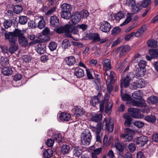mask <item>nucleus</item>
Segmentation results:
<instances>
[{"label": "nucleus", "mask_w": 158, "mask_h": 158, "mask_svg": "<svg viewBox=\"0 0 158 158\" xmlns=\"http://www.w3.org/2000/svg\"><path fill=\"white\" fill-rule=\"evenodd\" d=\"M23 35V32L18 29H15L13 32L4 33L5 40H8L9 42L11 43L16 42L17 37L19 38Z\"/></svg>", "instance_id": "f257e3e1"}, {"label": "nucleus", "mask_w": 158, "mask_h": 158, "mask_svg": "<svg viewBox=\"0 0 158 158\" xmlns=\"http://www.w3.org/2000/svg\"><path fill=\"white\" fill-rule=\"evenodd\" d=\"M108 95L106 94L104 101H102L100 105V111L102 112L103 111L104 109L105 108L106 113H109L111 111L112 104L109 102L108 99Z\"/></svg>", "instance_id": "f03ea898"}, {"label": "nucleus", "mask_w": 158, "mask_h": 158, "mask_svg": "<svg viewBox=\"0 0 158 158\" xmlns=\"http://www.w3.org/2000/svg\"><path fill=\"white\" fill-rule=\"evenodd\" d=\"M91 133L88 129H85L81 136V142L82 145H89L91 142L92 138Z\"/></svg>", "instance_id": "7ed1b4c3"}, {"label": "nucleus", "mask_w": 158, "mask_h": 158, "mask_svg": "<svg viewBox=\"0 0 158 158\" xmlns=\"http://www.w3.org/2000/svg\"><path fill=\"white\" fill-rule=\"evenodd\" d=\"M114 126V122L112 119H107L106 118L104 119L102 126L103 130H106L107 129L109 132H111L113 130Z\"/></svg>", "instance_id": "20e7f679"}, {"label": "nucleus", "mask_w": 158, "mask_h": 158, "mask_svg": "<svg viewBox=\"0 0 158 158\" xmlns=\"http://www.w3.org/2000/svg\"><path fill=\"white\" fill-rule=\"evenodd\" d=\"M125 134H121L120 136L126 141H130L133 138L132 135L134 133V131L129 128H125Z\"/></svg>", "instance_id": "39448f33"}, {"label": "nucleus", "mask_w": 158, "mask_h": 158, "mask_svg": "<svg viewBox=\"0 0 158 158\" xmlns=\"http://www.w3.org/2000/svg\"><path fill=\"white\" fill-rule=\"evenodd\" d=\"M145 86V81L144 80L141 79L137 81L136 82L132 83L131 84V88L135 90L137 88H143Z\"/></svg>", "instance_id": "423d86ee"}, {"label": "nucleus", "mask_w": 158, "mask_h": 158, "mask_svg": "<svg viewBox=\"0 0 158 158\" xmlns=\"http://www.w3.org/2000/svg\"><path fill=\"white\" fill-rule=\"evenodd\" d=\"M80 16L79 14V12H75L71 15V21L72 25L77 24L80 21Z\"/></svg>", "instance_id": "0eeeda50"}, {"label": "nucleus", "mask_w": 158, "mask_h": 158, "mask_svg": "<svg viewBox=\"0 0 158 158\" xmlns=\"http://www.w3.org/2000/svg\"><path fill=\"white\" fill-rule=\"evenodd\" d=\"M89 36L91 39H92L94 41L99 42L100 43L105 42L108 40L107 38L106 37L103 39H101L98 34L92 33L90 34Z\"/></svg>", "instance_id": "6e6552de"}, {"label": "nucleus", "mask_w": 158, "mask_h": 158, "mask_svg": "<svg viewBox=\"0 0 158 158\" xmlns=\"http://www.w3.org/2000/svg\"><path fill=\"white\" fill-rule=\"evenodd\" d=\"M131 81V78L129 76L127 75L124 78L123 80H120V87L121 89V92L123 91V87L127 88L128 87Z\"/></svg>", "instance_id": "1a4fd4ad"}, {"label": "nucleus", "mask_w": 158, "mask_h": 158, "mask_svg": "<svg viewBox=\"0 0 158 158\" xmlns=\"http://www.w3.org/2000/svg\"><path fill=\"white\" fill-rule=\"evenodd\" d=\"M111 28V26L109 23L106 21L102 22L100 27L101 30L104 32H109Z\"/></svg>", "instance_id": "9d476101"}, {"label": "nucleus", "mask_w": 158, "mask_h": 158, "mask_svg": "<svg viewBox=\"0 0 158 158\" xmlns=\"http://www.w3.org/2000/svg\"><path fill=\"white\" fill-rule=\"evenodd\" d=\"M147 136L143 135L140 136L136 139V143L141 146L145 144L148 141Z\"/></svg>", "instance_id": "9b49d317"}, {"label": "nucleus", "mask_w": 158, "mask_h": 158, "mask_svg": "<svg viewBox=\"0 0 158 158\" xmlns=\"http://www.w3.org/2000/svg\"><path fill=\"white\" fill-rule=\"evenodd\" d=\"M128 111L134 118H138L139 117L140 110L135 108H131L128 109Z\"/></svg>", "instance_id": "f8f14e48"}, {"label": "nucleus", "mask_w": 158, "mask_h": 158, "mask_svg": "<svg viewBox=\"0 0 158 158\" xmlns=\"http://www.w3.org/2000/svg\"><path fill=\"white\" fill-rule=\"evenodd\" d=\"M50 22L51 25L53 27H57L60 24L59 19L55 15H53L51 17Z\"/></svg>", "instance_id": "ddd939ff"}, {"label": "nucleus", "mask_w": 158, "mask_h": 158, "mask_svg": "<svg viewBox=\"0 0 158 158\" xmlns=\"http://www.w3.org/2000/svg\"><path fill=\"white\" fill-rule=\"evenodd\" d=\"M130 49V47L127 45H126L123 47L119 48L118 49L119 52V56L122 57L125 55L126 53L128 52Z\"/></svg>", "instance_id": "4468645a"}, {"label": "nucleus", "mask_w": 158, "mask_h": 158, "mask_svg": "<svg viewBox=\"0 0 158 158\" xmlns=\"http://www.w3.org/2000/svg\"><path fill=\"white\" fill-rule=\"evenodd\" d=\"M77 28V27H75L73 26L69 25V27L68 29V34L66 35V36L69 38H71L72 36L70 33H72L74 35L77 34L78 31Z\"/></svg>", "instance_id": "2eb2a0df"}, {"label": "nucleus", "mask_w": 158, "mask_h": 158, "mask_svg": "<svg viewBox=\"0 0 158 158\" xmlns=\"http://www.w3.org/2000/svg\"><path fill=\"white\" fill-rule=\"evenodd\" d=\"M146 30V26L145 25H142L136 32H134L135 36L137 37H141Z\"/></svg>", "instance_id": "dca6fc26"}, {"label": "nucleus", "mask_w": 158, "mask_h": 158, "mask_svg": "<svg viewBox=\"0 0 158 158\" xmlns=\"http://www.w3.org/2000/svg\"><path fill=\"white\" fill-rule=\"evenodd\" d=\"M69 27V25L66 24L64 26H61L57 28L56 30L58 33H66V35L68 34V29Z\"/></svg>", "instance_id": "f3484780"}, {"label": "nucleus", "mask_w": 158, "mask_h": 158, "mask_svg": "<svg viewBox=\"0 0 158 158\" xmlns=\"http://www.w3.org/2000/svg\"><path fill=\"white\" fill-rule=\"evenodd\" d=\"M73 110L75 111V114L77 117L82 115L85 113V111L83 108L79 106H75Z\"/></svg>", "instance_id": "a211bd4d"}, {"label": "nucleus", "mask_w": 158, "mask_h": 158, "mask_svg": "<svg viewBox=\"0 0 158 158\" xmlns=\"http://www.w3.org/2000/svg\"><path fill=\"white\" fill-rule=\"evenodd\" d=\"M74 74L77 77L81 78L84 75L83 70L79 67H77L74 68Z\"/></svg>", "instance_id": "6ab92c4d"}, {"label": "nucleus", "mask_w": 158, "mask_h": 158, "mask_svg": "<svg viewBox=\"0 0 158 158\" xmlns=\"http://www.w3.org/2000/svg\"><path fill=\"white\" fill-rule=\"evenodd\" d=\"M46 47L44 44L40 43L36 47V50L39 54H43L45 52Z\"/></svg>", "instance_id": "aec40b11"}, {"label": "nucleus", "mask_w": 158, "mask_h": 158, "mask_svg": "<svg viewBox=\"0 0 158 158\" xmlns=\"http://www.w3.org/2000/svg\"><path fill=\"white\" fill-rule=\"evenodd\" d=\"M123 118L126 119L124 124L125 126L129 127L131 124V118L127 114H124L123 115Z\"/></svg>", "instance_id": "412c9836"}, {"label": "nucleus", "mask_w": 158, "mask_h": 158, "mask_svg": "<svg viewBox=\"0 0 158 158\" xmlns=\"http://www.w3.org/2000/svg\"><path fill=\"white\" fill-rule=\"evenodd\" d=\"M10 45L8 51L11 54L14 53L18 49V44H16V42L11 43L9 42Z\"/></svg>", "instance_id": "4be33fe9"}, {"label": "nucleus", "mask_w": 158, "mask_h": 158, "mask_svg": "<svg viewBox=\"0 0 158 158\" xmlns=\"http://www.w3.org/2000/svg\"><path fill=\"white\" fill-rule=\"evenodd\" d=\"M65 60L66 64L69 66L73 65L76 62L75 57L72 56L66 57L65 59Z\"/></svg>", "instance_id": "5701e85b"}, {"label": "nucleus", "mask_w": 158, "mask_h": 158, "mask_svg": "<svg viewBox=\"0 0 158 158\" xmlns=\"http://www.w3.org/2000/svg\"><path fill=\"white\" fill-rule=\"evenodd\" d=\"M59 117L60 120L67 121L70 119L71 115L67 113L63 112L60 114Z\"/></svg>", "instance_id": "b1692460"}, {"label": "nucleus", "mask_w": 158, "mask_h": 158, "mask_svg": "<svg viewBox=\"0 0 158 158\" xmlns=\"http://www.w3.org/2000/svg\"><path fill=\"white\" fill-rule=\"evenodd\" d=\"M2 74L4 75L9 76L12 74L13 71L10 68L5 67L2 69Z\"/></svg>", "instance_id": "393cba45"}, {"label": "nucleus", "mask_w": 158, "mask_h": 158, "mask_svg": "<svg viewBox=\"0 0 158 158\" xmlns=\"http://www.w3.org/2000/svg\"><path fill=\"white\" fill-rule=\"evenodd\" d=\"M102 115L101 114H96L94 115L91 118V121L96 122H98L101 121L102 119Z\"/></svg>", "instance_id": "a878e982"}, {"label": "nucleus", "mask_w": 158, "mask_h": 158, "mask_svg": "<svg viewBox=\"0 0 158 158\" xmlns=\"http://www.w3.org/2000/svg\"><path fill=\"white\" fill-rule=\"evenodd\" d=\"M110 60L109 59H106L102 62V65L105 69L107 70L110 69L111 68Z\"/></svg>", "instance_id": "bb28decb"}, {"label": "nucleus", "mask_w": 158, "mask_h": 158, "mask_svg": "<svg viewBox=\"0 0 158 158\" xmlns=\"http://www.w3.org/2000/svg\"><path fill=\"white\" fill-rule=\"evenodd\" d=\"M61 9L62 11L70 12L72 10V6L70 5L65 3L61 6Z\"/></svg>", "instance_id": "cd10ccee"}, {"label": "nucleus", "mask_w": 158, "mask_h": 158, "mask_svg": "<svg viewBox=\"0 0 158 158\" xmlns=\"http://www.w3.org/2000/svg\"><path fill=\"white\" fill-rule=\"evenodd\" d=\"M19 41L20 44L21 46L25 47L28 44L27 39L24 35L19 38Z\"/></svg>", "instance_id": "c85d7f7f"}, {"label": "nucleus", "mask_w": 158, "mask_h": 158, "mask_svg": "<svg viewBox=\"0 0 158 158\" xmlns=\"http://www.w3.org/2000/svg\"><path fill=\"white\" fill-rule=\"evenodd\" d=\"M148 53L153 59L158 57V49H150L148 51Z\"/></svg>", "instance_id": "c756f323"}, {"label": "nucleus", "mask_w": 158, "mask_h": 158, "mask_svg": "<svg viewBox=\"0 0 158 158\" xmlns=\"http://www.w3.org/2000/svg\"><path fill=\"white\" fill-rule=\"evenodd\" d=\"M132 105L135 106L142 107L145 106V103L140 100H135L133 101Z\"/></svg>", "instance_id": "7c9ffc66"}, {"label": "nucleus", "mask_w": 158, "mask_h": 158, "mask_svg": "<svg viewBox=\"0 0 158 158\" xmlns=\"http://www.w3.org/2000/svg\"><path fill=\"white\" fill-rule=\"evenodd\" d=\"M52 137L56 142L58 143L62 141V136L60 134L54 133L52 135Z\"/></svg>", "instance_id": "2f4dec72"}, {"label": "nucleus", "mask_w": 158, "mask_h": 158, "mask_svg": "<svg viewBox=\"0 0 158 158\" xmlns=\"http://www.w3.org/2000/svg\"><path fill=\"white\" fill-rule=\"evenodd\" d=\"M144 119L147 122L152 123H154L156 120V117L152 115L145 116Z\"/></svg>", "instance_id": "473e14b6"}, {"label": "nucleus", "mask_w": 158, "mask_h": 158, "mask_svg": "<svg viewBox=\"0 0 158 158\" xmlns=\"http://www.w3.org/2000/svg\"><path fill=\"white\" fill-rule=\"evenodd\" d=\"M99 94L97 96H95L92 98L90 101V103L93 106H95L97 104L99 103V100L98 98Z\"/></svg>", "instance_id": "72a5a7b5"}, {"label": "nucleus", "mask_w": 158, "mask_h": 158, "mask_svg": "<svg viewBox=\"0 0 158 158\" xmlns=\"http://www.w3.org/2000/svg\"><path fill=\"white\" fill-rule=\"evenodd\" d=\"M73 152L75 156L79 157L82 153V151L79 147H74L73 149Z\"/></svg>", "instance_id": "f704fd0d"}, {"label": "nucleus", "mask_w": 158, "mask_h": 158, "mask_svg": "<svg viewBox=\"0 0 158 158\" xmlns=\"http://www.w3.org/2000/svg\"><path fill=\"white\" fill-rule=\"evenodd\" d=\"M61 17L66 19H69L71 16V13L69 11H62Z\"/></svg>", "instance_id": "c9c22d12"}, {"label": "nucleus", "mask_w": 158, "mask_h": 158, "mask_svg": "<svg viewBox=\"0 0 158 158\" xmlns=\"http://www.w3.org/2000/svg\"><path fill=\"white\" fill-rule=\"evenodd\" d=\"M133 14L129 13L127 15V17L125 20L120 25V26H122L128 23L131 19V17Z\"/></svg>", "instance_id": "e433bc0d"}, {"label": "nucleus", "mask_w": 158, "mask_h": 158, "mask_svg": "<svg viewBox=\"0 0 158 158\" xmlns=\"http://www.w3.org/2000/svg\"><path fill=\"white\" fill-rule=\"evenodd\" d=\"M79 14L80 16V18L81 19H84L87 18L89 15V13L87 10H84L79 12Z\"/></svg>", "instance_id": "4c0bfd02"}, {"label": "nucleus", "mask_w": 158, "mask_h": 158, "mask_svg": "<svg viewBox=\"0 0 158 158\" xmlns=\"http://www.w3.org/2000/svg\"><path fill=\"white\" fill-rule=\"evenodd\" d=\"M53 153V151L51 149L45 150L43 153L44 156L46 158H49L52 156Z\"/></svg>", "instance_id": "58836bf2"}, {"label": "nucleus", "mask_w": 158, "mask_h": 158, "mask_svg": "<svg viewBox=\"0 0 158 158\" xmlns=\"http://www.w3.org/2000/svg\"><path fill=\"white\" fill-rule=\"evenodd\" d=\"M70 149V147L67 145H64L61 147V152L63 154L68 153Z\"/></svg>", "instance_id": "ea45409f"}, {"label": "nucleus", "mask_w": 158, "mask_h": 158, "mask_svg": "<svg viewBox=\"0 0 158 158\" xmlns=\"http://www.w3.org/2000/svg\"><path fill=\"white\" fill-rule=\"evenodd\" d=\"M23 9L22 6L20 5H16L13 8L14 12L17 14H19L21 12Z\"/></svg>", "instance_id": "a19ab883"}, {"label": "nucleus", "mask_w": 158, "mask_h": 158, "mask_svg": "<svg viewBox=\"0 0 158 158\" xmlns=\"http://www.w3.org/2000/svg\"><path fill=\"white\" fill-rule=\"evenodd\" d=\"M123 91L121 92V96L122 99L123 101H130L132 99L131 97L129 95L125 94H123Z\"/></svg>", "instance_id": "79ce46f5"}, {"label": "nucleus", "mask_w": 158, "mask_h": 158, "mask_svg": "<svg viewBox=\"0 0 158 158\" xmlns=\"http://www.w3.org/2000/svg\"><path fill=\"white\" fill-rule=\"evenodd\" d=\"M148 47L156 48L157 46L156 42L154 40H150L147 42Z\"/></svg>", "instance_id": "37998d69"}, {"label": "nucleus", "mask_w": 158, "mask_h": 158, "mask_svg": "<svg viewBox=\"0 0 158 158\" xmlns=\"http://www.w3.org/2000/svg\"><path fill=\"white\" fill-rule=\"evenodd\" d=\"M132 96L135 99H139L141 98V92L139 90L135 91L133 93Z\"/></svg>", "instance_id": "c03bdc74"}, {"label": "nucleus", "mask_w": 158, "mask_h": 158, "mask_svg": "<svg viewBox=\"0 0 158 158\" xmlns=\"http://www.w3.org/2000/svg\"><path fill=\"white\" fill-rule=\"evenodd\" d=\"M71 44L69 40L66 39L64 40L62 43V47L64 49L68 48V47L70 46Z\"/></svg>", "instance_id": "a18cd8bd"}, {"label": "nucleus", "mask_w": 158, "mask_h": 158, "mask_svg": "<svg viewBox=\"0 0 158 158\" xmlns=\"http://www.w3.org/2000/svg\"><path fill=\"white\" fill-rule=\"evenodd\" d=\"M46 22L43 19L40 20L37 23V27L40 29L43 28L45 26Z\"/></svg>", "instance_id": "49530a36"}, {"label": "nucleus", "mask_w": 158, "mask_h": 158, "mask_svg": "<svg viewBox=\"0 0 158 158\" xmlns=\"http://www.w3.org/2000/svg\"><path fill=\"white\" fill-rule=\"evenodd\" d=\"M9 64V60L7 58L1 57L0 59V64L2 66L7 65Z\"/></svg>", "instance_id": "de8ad7c7"}, {"label": "nucleus", "mask_w": 158, "mask_h": 158, "mask_svg": "<svg viewBox=\"0 0 158 158\" xmlns=\"http://www.w3.org/2000/svg\"><path fill=\"white\" fill-rule=\"evenodd\" d=\"M12 25V22L10 19L5 20L3 23V25L6 29H7L10 27Z\"/></svg>", "instance_id": "09e8293b"}, {"label": "nucleus", "mask_w": 158, "mask_h": 158, "mask_svg": "<svg viewBox=\"0 0 158 158\" xmlns=\"http://www.w3.org/2000/svg\"><path fill=\"white\" fill-rule=\"evenodd\" d=\"M27 22V17L24 16H22L19 17V23L21 24H25Z\"/></svg>", "instance_id": "8fccbe9b"}, {"label": "nucleus", "mask_w": 158, "mask_h": 158, "mask_svg": "<svg viewBox=\"0 0 158 158\" xmlns=\"http://www.w3.org/2000/svg\"><path fill=\"white\" fill-rule=\"evenodd\" d=\"M148 101L152 104H154L158 102V98L155 96H151L149 98Z\"/></svg>", "instance_id": "3c124183"}, {"label": "nucleus", "mask_w": 158, "mask_h": 158, "mask_svg": "<svg viewBox=\"0 0 158 158\" xmlns=\"http://www.w3.org/2000/svg\"><path fill=\"white\" fill-rule=\"evenodd\" d=\"M124 16L123 12H119L115 15L114 17L117 20H119L122 19Z\"/></svg>", "instance_id": "603ef678"}, {"label": "nucleus", "mask_w": 158, "mask_h": 158, "mask_svg": "<svg viewBox=\"0 0 158 158\" xmlns=\"http://www.w3.org/2000/svg\"><path fill=\"white\" fill-rule=\"evenodd\" d=\"M139 69H144L146 65V62L143 60H141L138 63Z\"/></svg>", "instance_id": "864d4df0"}, {"label": "nucleus", "mask_w": 158, "mask_h": 158, "mask_svg": "<svg viewBox=\"0 0 158 158\" xmlns=\"http://www.w3.org/2000/svg\"><path fill=\"white\" fill-rule=\"evenodd\" d=\"M115 146L116 148L120 152H123L124 150V148L122 144L119 142L115 143Z\"/></svg>", "instance_id": "5fc2aeb1"}, {"label": "nucleus", "mask_w": 158, "mask_h": 158, "mask_svg": "<svg viewBox=\"0 0 158 158\" xmlns=\"http://www.w3.org/2000/svg\"><path fill=\"white\" fill-rule=\"evenodd\" d=\"M145 70L144 69H138V70H136V75L138 77H142L144 75Z\"/></svg>", "instance_id": "6e6d98bb"}, {"label": "nucleus", "mask_w": 158, "mask_h": 158, "mask_svg": "<svg viewBox=\"0 0 158 158\" xmlns=\"http://www.w3.org/2000/svg\"><path fill=\"white\" fill-rule=\"evenodd\" d=\"M136 3L135 0H126L125 4L129 7H132Z\"/></svg>", "instance_id": "4d7b16f0"}, {"label": "nucleus", "mask_w": 158, "mask_h": 158, "mask_svg": "<svg viewBox=\"0 0 158 158\" xmlns=\"http://www.w3.org/2000/svg\"><path fill=\"white\" fill-rule=\"evenodd\" d=\"M28 27L31 29L35 28L37 27V24L33 20L29 21L28 23Z\"/></svg>", "instance_id": "13d9d810"}, {"label": "nucleus", "mask_w": 158, "mask_h": 158, "mask_svg": "<svg viewBox=\"0 0 158 158\" xmlns=\"http://www.w3.org/2000/svg\"><path fill=\"white\" fill-rule=\"evenodd\" d=\"M57 44L55 42H51L49 45V48L51 51H53L56 48Z\"/></svg>", "instance_id": "bf43d9fd"}, {"label": "nucleus", "mask_w": 158, "mask_h": 158, "mask_svg": "<svg viewBox=\"0 0 158 158\" xmlns=\"http://www.w3.org/2000/svg\"><path fill=\"white\" fill-rule=\"evenodd\" d=\"M106 84H107V92L109 94H110L112 90L113 86L110 81L108 82L107 81Z\"/></svg>", "instance_id": "052dcab7"}, {"label": "nucleus", "mask_w": 158, "mask_h": 158, "mask_svg": "<svg viewBox=\"0 0 158 158\" xmlns=\"http://www.w3.org/2000/svg\"><path fill=\"white\" fill-rule=\"evenodd\" d=\"M132 7L131 11L133 13H137L140 10L139 6L136 5V4Z\"/></svg>", "instance_id": "680f3d73"}, {"label": "nucleus", "mask_w": 158, "mask_h": 158, "mask_svg": "<svg viewBox=\"0 0 158 158\" xmlns=\"http://www.w3.org/2000/svg\"><path fill=\"white\" fill-rule=\"evenodd\" d=\"M121 29L118 27H116L114 28L112 31V34L113 35H116L120 32Z\"/></svg>", "instance_id": "e2e57ef3"}, {"label": "nucleus", "mask_w": 158, "mask_h": 158, "mask_svg": "<svg viewBox=\"0 0 158 158\" xmlns=\"http://www.w3.org/2000/svg\"><path fill=\"white\" fill-rule=\"evenodd\" d=\"M134 124L139 128H142L144 125V123L138 121H135L134 123Z\"/></svg>", "instance_id": "0e129e2a"}, {"label": "nucleus", "mask_w": 158, "mask_h": 158, "mask_svg": "<svg viewBox=\"0 0 158 158\" xmlns=\"http://www.w3.org/2000/svg\"><path fill=\"white\" fill-rule=\"evenodd\" d=\"M22 59L26 63H28L31 60V57L29 56L24 55L23 56Z\"/></svg>", "instance_id": "69168bd1"}, {"label": "nucleus", "mask_w": 158, "mask_h": 158, "mask_svg": "<svg viewBox=\"0 0 158 158\" xmlns=\"http://www.w3.org/2000/svg\"><path fill=\"white\" fill-rule=\"evenodd\" d=\"M151 3V0H144L141 3V5L143 7H147Z\"/></svg>", "instance_id": "338daca9"}, {"label": "nucleus", "mask_w": 158, "mask_h": 158, "mask_svg": "<svg viewBox=\"0 0 158 158\" xmlns=\"http://www.w3.org/2000/svg\"><path fill=\"white\" fill-rule=\"evenodd\" d=\"M54 142V139H49L46 141V145L49 147H52L53 146Z\"/></svg>", "instance_id": "774afa93"}]
</instances>
